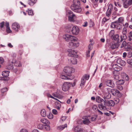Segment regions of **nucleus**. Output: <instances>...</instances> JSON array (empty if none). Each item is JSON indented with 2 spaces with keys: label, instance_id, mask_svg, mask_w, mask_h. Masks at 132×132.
<instances>
[{
  "label": "nucleus",
  "instance_id": "f257e3e1",
  "mask_svg": "<svg viewBox=\"0 0 132 132\" xmlns=\"http://www.w3.org/2000/svg\"><path fill=\"white\" fill-rule=\"evenodd\" d=\"M63 38L66 41L70 42L69 44L70 46L77 47L79 45L77 42V39L75 37L69 35L65 34L63 36Z\"/></svg>",
  "mask_w": 132,
  "mask_h": 132
},
{
  "label": "nucleus",
  "instance_id": "f03ea898",
  "mask_svg": "<svg viewBox=\"0 0 132 132\" xmlns=\"http://www.w3.org/2000/svg\"><path fill=\"white\" fill-rule=\"evenodd\" d=\"M80 5V2L79 0H73V4L71 6V9L75 12H80L82 10Z\"/></svg>",
  "mask_w": 132,
  "mask_h": 132
},
{
  "label": "nucleus",
  "instance_id": "7ed1b4c3",
  "mask_svg": "<svg viewBox=\"0 0 132 132\" xmlns=\"http://www.w3.org/2000/svg\"><path fill=\"white\" fill-rule=\"evenodd\" d=\"M96 100L97 102L101 103L98 105V107L100 110H104L107 109L105 106L104 105V104L105 102L104 100L99 96L96 97Z\"/></svg>",
  "mask_w": 132,
  "mask_h": 132
},
{
  "label": "nucleus",
  "instance_id": "20e7f679",
  "mask_svg": "<svg viewBox=\"0 0 132 132\" xmlns=\"http://www.w3.org/2000/svg\"><path fill=\"white\" fill-rule=\"evenodd\" d=\"M74 71V69L73 68L69 67H66L64 68L63 71L67 75L70 77L71 75V73Z\"/></svg>",
  "mask_w": 132,
  "mask_h": 132
},
{
  "label": "nucleus",
  "instance_id": "39448f33",
  "mask_svg": "<svg viewBox=\"0 0 132 132\" xmlns=\"http://www.w3.org/2000/svg\"><path fill=\"white\" fill-rule=\"evenodd\" d=\"M72 83L69 82H65L62 86V90L64 91L68 90L69 88L71 87Z\"/></svg>",
  "mask_w": 132,
  "mask_h": 132
},
{
  "label": "nucleus",
  "instance_id": "423d86ee",
  "mask_svg": "<svg viewBox=\"0 0 132 132\" xmlns=\"http://www.w3.org/2000/svg\"><path fill=\"white\" fill-rule=\"evenodd\" d=\"M89 77V75L85 74L82 77L81 79V83L80 84V86H81L85 85L86 80H88Z\"/></svg>",
  "mask_w": 132,
  "mask_h": 132
},
{
  "label": "nucleus",
  "instance_id": "0eeeda50",
  "mask_svg": "<svg viewBox=\"0 0 132 132\" xmlns=\"http://www.w3.org/2000/svg\"><path fill=\"white\" fill-rule=\"evenodd\" d=\"M105 84L107 86L113 88L115 87V85L113 81L111 80H106L105 82Z\"/></svg>",
  "mask_w": 132,
  "mask_h": 132
},
{
  "label": "nucleus",
  "instance_id": "6e6552de",
  "mask_svg": "<svg viewBox=\"0 0 132 132\" xmlns=\"http://www.w3.org/2000/svg\"><path fill=\"white\" fill-rule=\"evenodd\" d=\"M12 27L13 30L15 31H18L19 29L20 26L19 23L15 22L12 23Z\"/></svg>",
  "mask_w": 132,
  "mask_h": 132
},
{
  "label": "nucleus",
  "instance_id": "1a4fd4ad",
  "mask_svg": "<svg viewBox=\"0 0 132 132\" xmlns=\"http://www.w3.org/2000/svg\"><path fill=\"white\" fill-rule=\"evenodd\" d=\"M123 6L127 8L128 6L132 4V0H123Z\"/></svg>",
  "mask_w": 132,
  "mask_h": 132
},
{
  "label": "nucleus",
  "instance_id": "9d476101",
  "mask_svg": "<svg viewBox=\"0 0 132 132\" xmlns=\"http://www.w3.org/2000/svg\"><path fill=\"white\" fill-rule=\"evenodd\" d=\"M82 119H83L82 122L84 125H88L90 122L88 118V116H83L82 117Z\"/></svg>",
  "mask_w": 132,
  "mask_h": 132
},
{
  "label": "nucleus",
  "instance_id": "9b49d317",
  "mask_svg": "<svg viewBox=\"0 0 132 132\" xmlns=\"http://www.w3.org/2000/svg\"><path fill=\"white\" fill-rule=\"evenodd\" d=\"M68 51L69 52V56L73 57H77L78 55L77 54V52L72 50L71 49H68Z\"/></svg>",
  "mask_w": 132,
  "mask_h": 132
},
{
  "label": "nucleus",
  "instance_id": "f8f14e48",
  "mask_svg": "<svg viewBox=\"0 0 132 132\" xmlns=\"http://www.w3.org/2000/svg\"><path fill=\"white\" fill-rule=\"evenodd\" d=\"M114 105V102L112 100H107L105 102V104H104V105H105L106 107V106H113Z\"/></svg>",
  "mask_w": 132,
  "mask_h": 132
},
{
  "label": "nucleus",
  "instance_id": "ddd939ff",
  "mask_svg": "<svg viewBox=\"0 0 132 132\" xmlns=\"http://www.w3.org/2000/svg\"><path fill=\"white\" fill-rule=\"evenodd\" d=\"M79 31V29L78 27L77 26L73 27L71 30V31L73 34L77 35L78 34Z\"/></svg>",
  "mask_w": 132,
  "mask_h": 132
},
{
  "label": "nucleus",
  "instance_id": "4468645a",
  "mask_svg": "<svg viewBox=\"0 0 132 132\" xmlns=\"http://www.w3.org/2000/svg\"><path fill=\"white\" fill-rule=\"evenodd\" d=\"M104 95L103 98L105 102L107 101V100L109 99L111 97V95L109 93L104 92Z\"/></svg>",
  "mask_w": 132,
  "mask_h": 132
},
{
  "label": "nucleus",
  "instance_id": "2eb2a0df",
  "mask_svg": "<svg viewBox=\"0 0 132 132\" xmlns=\"http://www.w3.org/2000/svg\"><path fill=\"white\" fill-rule=\"evenodd\" d=\"M112 68L115 71H118L121 70L122 68L121 67L118 66L117 64H114L112 65Z\"/></svg>",
  "mask_w": 132,
  "mask_h": 132
},
{
  "label": "nucleus",
  "instance_id": "dca6fc26",
  "mask_svg": "<svg viewBox=\"0 0 132 132\" xmlns=\"http://www.w3.org/2000/svg\"><path fill=\"white\" fill-rule=\"evenodd\" d=\"M38 120L45 125H48L50 123V122L47 119L44 118H40L38 119Z\"/></svg>",
  "mask_w": 132,
  "mask_h": 132
},
{
  "label": "nucleus",
  "instance_id": "f3484780",
  "mask_svg": "<svg viewBox=\"0 0 132 132\" xmlns=\"http://www.w3.org/2000/svg\"><path fill=\"white\" fill-rule=\"evenodd\" d=\"M117 63L121 66H124L125 65L126 62L122 60L121 59L119 58L117 60Z\"/></svg>",
  "mask_w": 132,
  "mask_h": 132
},
{
  "label": "nucleus",
  "instance_id": "a211bd4d",
  "mask_svg": "<svg viewBox=\"0 0 132 132\" xmlns=\"http://www.w3.org/2000/svg\"><path fill=\"white\" fill-rule=\"evenodd\" d=\"M111 93L113 95L115 96L120 93L119 91L116 89H111Z\"/></svg>",
  "mask_w": 132,
  "mask_h": 132
},
{
  "label": "nucleus",
  "instance_id": "6ab92c4d",
  "mask_svg": "<svg viewBox=\"0 0 132 132\" xmlns=\"http://www.w3.org/2000/svg\"><path fill=\"white\" fill-rule=\"evenodd\" d=\"M53 95L55 97L59 99H61L62 98L63 96L60 94L58 92H55L53 94Z\"/></svg>",
  "mask_w": 132,
  "mask_h": 132
},
{
  "label": "nucleus",
  "instance_id": "aec40b11",
  "mask_svg": "<svg viewBox=\"0 0 132 132\" xmlns=\"http://www.w3.org/2000/svg\"><path fill=\"white\" fill-rule=\"evenodd\" d=\"M119 43H115L113 42L111 44V47L112 49H114L115 48H117L119 46Z\"/></svg>",
  "mask_w": 132,
  "mask_h": 132
},
{
  "label": "nucleus",
  "instance_id": "412c9836",
  "mask_svg": "<svg viewBox=\"0 0 132 132\" xmlns=\"http://www.w3.org/2000/svg\"><path fill=\"white\" fill-rule=\"evenodd\" d=\"M124 21V19L123 17H119L118 19V20L114 22L116 23H119L123 24Z\"/></svg>",
  "mask_w": 132,
  "mask_h": 132
},
{
  "label": "nucleus",
  "instance_id": "4be33fe9",
  "mask_svg": "<svg viewBox=\"0 0 132 132\" xmlns=\"http://www.w3.org/2000/svg\"><path fill=\"white\" fill-rule=\"evenodd\" d=\"M66 15L67 16H75V15L70 10H68L66 12Z\"/></svg>",
  "mask_w": 132,
  "mask_h": 132
},
{
  "label": "nucleus",
  "instance_id": "5701e85b",
  "mask_svg": "<svg viewBox=\"0 0 132 132\" xmlns=\"http://www.w3.org/2000/svg\"><path fill=\"white\" fill-rule=\"evenodd\" d=\"M6 31L8 33H10L11 32H12V31L11 30L10 28L9 22H6Z\"/></svg>",
  "mask_w": 132,
  "mask_h": 132
},
{
  "label": "nucleus",
  "instance_id": "b1692460",
  "mask_svg": "<svg viewBox=\"0 0 132 132\" xmlns=\"http://www.w3.org/2000/svg\"><path fill=\"white\" fill-rule=\"evenodd\" d=\"M71 62L72 64H77V60L75 57H72L70 59Z\"/></svg>",
  "mask_w": 132,
  "mask_h": 132
},
{
  "label": "nucleus",
  "instance_id": "393cba45",
  "mask_svg": "<svg viewBox=\"0 0 132 132\" xmlns=\"http://www.w3.org/2000/svg\"><path fill=\"white\" fill-rule=\"evenodd\" d=\"M119 35L118 34H116L113 37V39L117 41V43H119L120 40Z\"/></svg>",
  "mask_w": 132,
  "mask_h": 132
},
{
  "label": "nucleus",
  "instance_id": "a878e982",
  "mask_svg": "<svg viewBox=\"0 0 132 132\" xmlns=\"http://www.w3.org/2000/svg\"><path fill=\"white\" fill-rule=\"evenodd\" d=\"M37 0H29L28 4L31 6H32L36 2Z\"/></svg>",
  "mask_w": 132,
  "mask_h": 132
},
{
  "label": "nucleus",
  "instance_id": "bb28decb",
  "mask_svg": "<svg viewBox=\"0 0 132 132\" xmlns=\"http://www.w3.org/2000/svg\"><path fill=\"white\" fill-rule=\"evenodd\" d=\"M9 71H4L2 73V75L5 77H7L9 76Z\"/></svg>",
  "mask_w": 132,
  "mask_h": 132
},
{
  "label": "nucleus",
  "instance_id": "cd10ccee",
  "mask_svg": "<svg viewBox=\"0 0 132 132\" xmlns=\"http://www.w3.org/2000/svg\"><path fill=\"white\" fill-rule=\"evenodd\" d=\"M69 77V76L67 75H66L63 74H62L60 76L61 78L63 79H69L70 78Z\"/></svg>",
  "mask_w": 132,
  "mask_h": 132
},
{
  "label": "nucleus",
  "instance_id": "c85d7f7f",
  "mask_svg": "<svg viewBox=\"0 0 132 132\" xmlns=\"http://www.w3.org/2000/svg\"><path fill=\"white\" fill-rule=\"evenodd\" d=\"M74 129L75 131L77 132H82V129L81 128H79L78 126L75 127Z\"/></svg>",
  "mask_w": 132,
  "mask_h": 132
},
{
  "label": "nucleus",
  "instance_id": "c756f323",
  "mask_svg": "<svg viewBox=\"0 0 132 132\" xmlns=\"http://www.w3.org/2000/svg\"><path fill=\"white\" fill-rule=\"evenodd\" d=\"M40 114L42 116L44 117H45L46 116V113L45 110V109L42 110L41 111Z\"/></svg>",
  "mask_w": 132,
  "mask_h": 132
},
{
  "label": "nucleus",
  "instance_id": "7c9ffc66",
  "mask_svg": "<svg viewBox=\"0 0 132 132\" xmlns=\"http://www.w3.org/2000/svg\"><path fill=\"white\" fill-rule=\"evenodd\" d=\"M116 28L120 30L121 29L122 27V24H120L119 23H116Z\"/></svg>",
  "mask_w": 132,
  "mask_h": 132
},
{
  "label": "nucleus",
  "instance_id": "2f4dec72",
  "mask_svg": "<svg viewBox=\"0 0 132 132\" xmlns=\"http://www.w3.org/2000/svg\"><path fill=\"white\" fill-rule=\"evenodd\" d=\"M121 40L120 42H122L123 40H125L127 38L126 35H122L120 36Z\"/></svg>",
  "mask_w": 132,
  "mask_h": 132
},
{
  "label": "nucleus",
  "instance_id": "473e14b6",
  "mask_svg": "<svg viewBox=\"0 0 132 132\" xmlns=\"http://www.w3.org/2000/svg\"><path fill=\"white\" fill-rule=\"evenodd\" d=\"M14 67L13 66V65L12 64H10L8 65L7 67V69L9 70H13V68Z\"/></svg>",
  "mask_w": 132,
  "mask_h": 132
},
{
  "label": "nucleus",
  "instance_id": "72a5a7b5",
  "mask_svg": "<svg viewBox=\"0 0 132 132\" xmlns=\"http://www.w3.org/2000/svg\"><path fill=\"white\" fill-rule=\"evenodd\" d=\"M117 84L119 85L122 84L124 83V81L122 79L116 82Z\"/></svg>",
  "mask_w": 132,
  "mask_h": 132
},
{
  "label": "nucleus",
  "instance_id": "f704fd0d",
  "mask_svg": "<svg viewBox=\"0 0 132 132\" xmlns=\"http://www.w3.org/2000/svg\"><path fill=\"white\" fill-rule=\"evenodd\" d=\"M97 116L96 115H94L92 116L90 118L91 121H95Z\"/></svg>",
  "mask_w": 132,
  "mask_h": 132
},
{
  "label": "nucleus",
  "instance_id": "c9c22d12",
  "mask_svg": "<svg viewBox=\"0 0 132 132\" xmlns=\"http://www.w3.org/2000/svg\"><path fill=\"white\" fill-rule=\"evenodd\" d=\"M67 127V124H65L64 125H61L59 127L60 130H62L64 129L65 127Z\"/></svg>",
  "mask_w": 132,
  "mask_h": 132
},
{
  "label": "nucleus",
  "instance_id": "e433bc0d",
  "mask_svg": "<svg viewBox=\"0 0 132 132\" xmlns=\"http://www.w3.org/2000/svg\"><path fill=\"white\" fill-rule=\"evenodd\" d=\"M113 73L114 75V76L113 77V78L114 79L116 80H118L119 79V76L118 75H115L114 74L115 73V71H113Z\"/></svg>",
  "mask_w": 132,
  "mask_h": 132
},
{
  "label": "nucleus",
  "instance_id": "4c0bfd02",
  "mask_svg": "<svg viewBox=\"0 0 132 132\" xmlns=\"http://www.w3.org/2000/svg\"><path fill=\"white\" fill-rule=\"evenodd\" d=\"M114 104H117L119 102V100L118 98H116L114 99Z\"/></svg>",
  "mask_w": 132,
  "mask_h": 132
},
{
  "label": "nucleus",
  "instance_id": "58836bf2",
  "mask_svg": "<svg viewBox=\"0 0 132 132\" xmlns=\"http://www.w3.org/2000/svg\"><path fill=\"white\" fill-rule=\"evenodd\" d=\"M113 9V6L112 4H109L108 10L112 11Z\"/></svg>",
  "mask_w": 132,
  "mask_h": 132
},
{
  "label": "nucleus",
  "instance_id": "ea45409f",
  "mask_svg": "<svg viewBox=\"0 0 132 132\" xmlns=\"http://www.w3.org/2000/svg\"><path fill=\"white\" fill-rule=\"evenodd\" d=\"M116 23L114 22L112 23L111 25V27L113 28H116Z\"/></svg>",
  "mask_w": 132,
  "mask_h": 132
},
{
  "label": "nucleus",
  "instance_id": "a19ab883",
  "mask_svg": "<svg viewBox=\"0 0 132 132\" xmlns=\"http://www.w3.org/2000/svg\"><path fill=\"white\" fill-rule=\"evenodd\" d=\"M114 33V31L113 30H111L109 34V35L110 36L112 37L113 36Z\"/></svg>",
  "mask_w": 132,
  "mask_h": 132
},
{
  "label": "nucleus",
  "instance_id": "79ce46f5",
  "mask_svg": "<svg viewBox=\"0 0 132 132\" xmlns=\"http://www.w3.org/2000/svg\"><path fill=\"white\" fill-rule=\"evenodd\" d=\"M44 126L42 124H39L37 126V128L40 129H43Z\"/></svg>",
  "mask_w": 132,
  "mask_h": 132
},
{
  "label": "nucleus",
  "instance_id": "37998d69",
  "mask_svg": "<svg viewBox=\"0 0 132 132\" xmlns=\"http://www.w3.org/2000/svg\"><path fill=\"white\" fill-rule=\"evenodd\" d=\"M50 119H52L53 117V115L51 113H50L47 116Z\"/></svg>",
  "mask_w": 132,
  "mask_h": 132
},
{
  "label": "nucleus",
  "instance_id": "c03bdc74",
  "mask_svg": "<svg viewBox=\"0 0 132 132\" xmlns=\"http://www.w3.org/2000/svg\"><path fill=\"white\" fill-rule=\"evenodd\" d=\"M28 15L30 16H32L33 15L32 11L31 10H29L28 11Z\"/></svg>",
  "mask_w": 132,
  "mask_h": 132
},
{
  "label": "nucleus",
  "instance_id": "a18cd8bd",
  "mask_svg": "<svg viewBox=\"0 0 132 132\" xmlns=\"http://www.w3.org/2000/svg\"><path fill=\"white\" fill-rule=\"evenodd\" d=\"M49 125H45V128L47 130H49L50 129V127Z\"/></svg>",
  "mask_w": 132,
  "mask_h": 132
},
{
  "label": "nucleus",
  "instance_id": "49530a36",
  "mask_svg": "<svg viewBox=\"0 0 132 132\" xmlns=\"http://www.w3.org/2000/svg\"><path fill=\"white\" fill-rule=\"evenodd\" d=\"M127 63L132 65V59H128L127 60Z\"/></svg>",
  "mask_w": 132,
  "mask_h": 132
},
{
  "label": "nucleus",
  "instance_id": "de8ad7c7",
  "mask_svg": "<svg viewBox=\"0 0 132 132\" xmlns=\"http://www.w3.org/2000/svg\"><path fill=\"white\" fill-rule=\"evenodd\" d=\"M126 45V42L125 41H124L120 46L121 48H122Z\"/></svg>",
  "mask_w": 132,
  "mask_h": 132
},
{
  "label": "nucleus",
  "instance_id": "09e8293b",
  "mask_svg": "<svg viewBox=\"0 0 132 132\" xmlns=\"http://www.w3.org/2000/svg\"><path fill=\"white\" fill-rule=\"evenodd\" d=\"M109 18L107 19L106 17H104L103 19L102 23H104L106 21L109 20Z\"/></svg>",
  "mask_w": 132,
  "mask_h": 132
},
{
  "label": "nucleus",
  "instance_id": "8fccbe9b",
  "mask_svg": "<svg viewBox=\"0 0 132 132\" xmlns=\"http://www.w3.org/2000/svg\"><path fill=\"white\" fill-rule=\"evenodd\" d=\"M127 56L128 57H130L132 56V52H129L128 53Z\"/></svg>",
  "mask_w": 132,
  "mask_h": 132
},
{
  "label": "nucleus",
  "instance_id": "3c124183",
  "mask_svg": "<svg viewBox=\"0 0 132 132\" xmlns=\"http://www.w3.org/2000/svg\"><path fill=\"white\" fill-rule=\"evenodd\" d=\"M111 11L107 10L106 13V15L107 16H110L111 14Z\"/></svg>",
  "mask_w": 132,
  "mask_h": 132
},
{
  "label": "nucleus",
  "instance_id": "603ef678",
  "mask_svg": "<svg viewBox=\"0 0 132 132\" xmlns=\"http://www.w3.org/2000/svg\"><path fill=\"white\" fill-rule=\"evenodd\" d=\"M74 17H68L69 20L71 22H73L74 21Z\"/></svg>",
  "mask_w": 132,
  "mask_h": 132
},
{
  "label": "nucleus",
  "instance_id": "864d4df0",
  "mask_svg": "<svg viewBox=\"0 0 132 132\" xmlns=\"http://www.w3.org/2000/svg\"><path fill=\"white\" fill-rule=\"evenodd\" d=\"M117 88L120 90H122L123 89V87L122 86L120 85H118L117 86Z\"/></svg>",
  "mask_w": 132,
  "mask_h": 132
},
{
  "label": "nucleus",
  "instance_id": "5fc2aeb1",
  "mask_svg": "<svg viewBox=\"0 0 132 132\" xmlns=\"http://www.w3.org/2000/svg\"><path fill=\"white\" fill-rule=\"evenodd\" d=\"M8 90V89L7 88H5L2 89L1 90V92L2 93H4L5 92Z\"/></svg>",
  "mask_w": 132,
  "mask_h": 132
},
{
  "label": "nucleus",
  "instance_id": "6e6d98bb",
  "mask_svg": "<svg viewBox=\"0 0 132 132\" xmlns=\"http://www.w3.org/2000/svg\"><path fill=\"white\" fill-rule=\"evenodd\" d=\"M57 105H56V108L58 110H59L60 109V108L61 107L60 104L59 103H57Z\"/></svg>",
  "mask_w": 132,
  "mask_h": 132
},
{
  "label": "nucleus",
  "instance_id": "4d7b16f0",
  "mask_svg": "<svg viewBox=\"0 0 132 132\" xmlns=\"http://www.w3.org/2000/svg\"><path fill=\"white\" fill-rule=\"evenodd\" d=\"M52 111L53 113L55 114H57V110L55 109H53L52 110Z\"/></svg>",
  "mask_w": 132,
  "mask_h": 132
},
{
  "label": "nucleus",
  "instance_id": "13d9d810",
  "mask_svg": "<svg viewBox=\"0 0 132 132\" xmlns=\"http://www.w3.org/2000/svg\"><path fill=\"white\" fill-rule=\"evenodd\" d=\"M4 62V60L2 57H0V65L2 64Z\"/></svg>",
  "mask_w": 132,
  "mask_h": 132
},
{
  "label": "nucleus",
  "instance_id": "bf43d9fd",
  "mask_svg": "<svg viewBox=\"0 0 132 132\" xmlns=\"http://www.w3.org/2000/svg\"><path fill=\"white\" fill-rule=\"evenodd\" d=\"M106 92H108L109 93V92H111V89L109 88H106Z\"/></svg>",
  "mask_w": 132,
  "mask_h": 132
},
{
  "label": "nucleus",
  "instance_id": "052dcab7",
  "mask_svg": "<svg viewBox=\"0 0 132 132\" xmlns=\"http://www.w3.org/2000/svg\"><path fill=\"white\" fill-rule=\"evenodd\" d=\"M4 24V22L3 21L0 23V26L1 28H2L3 27Z\"/></svg>",
  "mask_w": 132,
  "mask_h": 132
},
{
  "label": "nucleus",
  "instance_id": "680f3d73",
  "mask_svg": "<svg viewBox=\"0 0 132 132\" xmlns=\"http://www.w3.org/2000/svg\"><path fill=\"white\" fill-rule=\"evenodd\" d=\"M97 108V106L96 105H94L92 107V108L94 110H96Z\"/></svg>",
  "mask_w": 132,
  "mask_h": 132
},
{
  "label": "nucleus",
  "instance_id": "e2e57ef3",
  "mask_svg": "<svg viewBox=\"0 0 132 132\" xmlns=\"http://www.w3.org/2000/svg\"><path fill=\"white\" fill-rule=\"evenodd\" d=\"M14 65L15 66H18V67H20V66L21 65L20 64V63H18V64H17V63L16 62H15L14 64Z\"/></svg>",
  "mask_w": 132,
  "mask_h": 132
},
{
  "label": "nucleus",
  "instance_id": "0e129e2a",
  "mask_svg": "<svg viewBox=\"0 0 132 132\" xmlns=\"http://www.w3.org/2000/svg\"><path fill=\"white\" fill-rule=\"evenodd\" d=\"M20 132H28V131L26 129H22L20 130Z\"/></svg>",
  "mask_w": 132,
  "mask_h": 132
},
{
  "label": "nucleus",
  "instance_id": "69168bd1",
  "mask_svg": "<svg viewBox=\"0 0 132 132\" xmlns=\"http://www.w3.org/2000/svg\"><path fill=\"white\" fill-rule=\"evenodd\" d=\"M113 15H116L117 16H120V14L117 13L116 12H114L113 13Z\"/></svg>",
  "mask_w": 132,
  "mask_h": 132
},
{
  "label": "nucleus",
  "instance_id": "338daca9",
  "mask_svg": "<svg viewBox=\"0 0 132 132\" xmlns=\"http://www.w3.org/2000/svg\"><path fill=\"white\" fill-rule=\"evenodd\" d=\"M123 26H124L125 28L127 27L128 26V23H126L125 25L124 24H122Z\"/></svg>",
  "mask_w": 132,
  "mask_h": 132
},
{
  "label": "nucleus",
  "instance_id": "774afa93",
  "mask_svg": "<svg viewBox=\"0 0 132 132\" xmlns=\"http://www.w3.org/2000/svg\"><path fill=\"white\" fill-rule=\"evenodd\" d=\"M87 21H85L84 22V24H83L82 25L84 27H86L87 26Z\"/></svg>",
  "mask_w": 132,
  "mask_h": 132
}]
</instances>
